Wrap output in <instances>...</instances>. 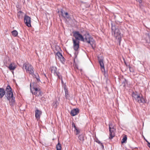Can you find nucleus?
<instances>
[{"label": "nucleus", "instance_id": "obj_29", "mask_svg": "<svg viewBox=\"0 0 150 150\" xmlns=\"http://www.w3.org/2000/svg\"><path fill=\"white\" fill-rule=\"evenodd\" d=\"M65 96L66 99H69V95L68 94V93H66L65 94Z\"/></svg>", "mask_w": 150, "mask_h": 150}, {"label": "nucleus", "instance_id": "obj_41", "mask_svg": "<svg viewBox=\"0 0 150 150\" xmlns=\"http://www.w3.org/2000/svg\"><path fill=\"white\" fill-rule=\"evenodd\" d=\"M144 139H145V141H147L145 139V138H144Z\"/></svg>", "mask_w": 150, "mask_h": 150}, {"label": "nucleus", "instance_id": "obj_14", "mask_svg": "<svg viewBox=\"0 0 150 150\" xmlns=\"http://www.w3.org/2000/svg\"><path fill=\"white\" fill-rule=\"evenodd\" d=\"M51 71L52 73H53L55 75H57V73L59 72H57V68L55 67H52L51 68Z\"/></svg>", "mask_w": 150, "mask_h": 150}, {"label": "nucleus", "instance_id": "obj_34", "mask_svg": "<svg viewBox=\"0 0 150 150\" xmlns=\"http://www.w3.org/2000/svg\"><path fill=\"white\" fill-rule=\"evenodd\" d=\"M147 143V145L150 148V143L148 141H146Z\"/></svg>", "mask_w": 150, "mask_h": 150}, {"label": "nucleus", "instance_id": "obj_25", "mask_svg": "<svg viewBox=\"0 0 150 150\" xmlns=\"http://www.w3.org/2000/svg\"><path fill=\"white\" fill-rule=\"evenodd\" d=\"M129 71L131 72H134V71L133 68L130 67V66H129Z\"/></svg>", "mask_w": 150, "mask_h": 150}, {"label": "nucleus", "instance_id": "obj_36", "mask_svg": "<svg viewBox=\"0 0 150 150\" xmlns=\"http://www.w3.org/2000/svg\"><path fill=\"white\" fill-rule=\"evenodd\" d=\"M139 3H142V0H136Z\"/></svg>", "mask_w": 150, "mask_h": 150}, {"label": "nucleus", "instance_id": "obj_15", "mask_svg": "<svg viewBox=\"0 0 150 150\" xmlns=\"http://www.w3.org/2000/svg\"><path fill=\"white\" fill-rule=\"evenodd\" d=\"M30 91H31V92H32V93L33 94H34V93L32 91V88H33V90H35V92H38L39 91V90L40 89L39 88H37L35 86H34L33 87H32V86H31V84L30 83Z\"/></svg>", "mask_w": 150, "mask_h": 150}, {"label": "nucleus", "instance_id": "obj_10", "mask_svg": "<svg viewBox=\"0 0 150 150\" xmlns=\"http://www.w3.org/2000/svg\"><path fill=\"white\" fill-rule=\"evenodd\" d=\"M35 117L38 119H39L40 118V115L42 113L41 111L37 109L35 111Z\"/></svg>", "mask_w": 150, "mask_h": 150}, {"label": "nucleus", "instance_id": "obj_35", "mask_svg": "<svg viewBox=\"0 0 150 150\" xmlns=\"http://www.w3.org/2000/svg\"><path fill=\"white\" fill-rule=\"evenodd\" d=\"M75 130L76 131L77 134H79V131L77 129V128H76V129H75Z\"/></svg>", "mask_w": 150, "mask_h": 150}, {"label": "nucleus", "instance_id": "obj_27", "mask_svg": "<svg viewBox=\"0 0 150 150\" xmlns=\"http://www.w3.org/2000/svg\"><path fill=\"white\" fill-rule=\"evenodd\" d=\"M56 55L58 57V58L59 57H60L62 55V54L61 53H60L59 52H57V53L56 54Z\"/></svg>", "mask_w": 150, "mask_h": 150}, {"label": "nucleus", "instance_id": "obj_39", "mask_svg": "<svg viewBox=\"0 0 150 150\" xmlns=\"http://www.w3.org/2000/svg\"><path fill=\"white\" fill-rule=\"evenodd\" d=\"M61 82H62V83H63V80H62V79H61Z\"/></svg>", "mask_w": 150, "mask_h": 150}, {"label": "nucleus", "instance_id": "obj_30", "mask_svg": "<svg viewBox=\"0 0 150 150\" xmlns=\"http://www.w3.org/2000/svg\"><path fill=\"white\" fill-rule=\"evenodd\" d=\"M59 73H57V75H56L58 76V78H59V79H62V76L59 75Z\"/></svg>", "mask_w": 150, "mask_h": 150}, {"label": "nucleus", "instance_id": "obj_16", "mask_svg": "<svg viewBox=\"0 0 150 150\" xmlns=\"http://www.w3.org/2000/svg\"><path fill=\"white\" fill-rule=\"evenodd\" d=\"M16 68V66L13 63H11L8 67V68L11 71L14 70Z\"/></svg>", "mask_w": 150, "mask_h": 150}, {"label": "nucleus", "instance_id": "obj_18", "mask_svg": "<svg viewBox=\"0 0 150 150\" xmlns=\"http://www.w3.org/2000/svg\"><path fill=\"white\" fill-rule=\"evenodd\" d=\"M38 91H39L37 92H34V94L36 96H42V92L40 91V89H39V90Z\"/></svg>", "mask_w": 150, "mask_h": 150}, {"label": "nucleus", "instance_id": "obj_4", "mask_svg": "<svg viewBox=\"0 0 150 150\" xmlns=\"http://www.w3.org/2000/svg\"><path fill=\"white\" fill-rule=\"evenodd\" d=\"M132 96L133 100H135L139 103H144L145 101L144 98L142 96H141L137 92H133Z\"/></svg>", "mask_w": 150, "mask_h": 150}, {"label": "nucleus", "instance_id": "obj_17", "mask_svg": "<svg viewBox=\"0 0 150 150\" xmlns=\"http://www.w3.org/2000/svg\"><path fill=\"white\" fill-rule=\"evenodd\" d=\"M32 75L36 79L38 82H40V77L38 73H36L35 74H33Z\"/></svg>", "mask_w": 150, "mask_h": 150}, {"label": "nucleus", "instance_id": "obj_24", "mask_svg": "<svg viewBox=\"0 0 150 150\" xmlns=\"http://www.w3.org/2000/svg\"><path fill=\"white\" fill-rule=\"evenodd\" d=\"M53 106L55 108H56L57 107V102L55 101L53 103Z\"/></svg>", "mask_w": 150, "mask_h": 150}, {"label": "nucleus", "instance_id": "obj_28", "mask_svg": "<svg viewBox=\"0 0 150 150\" xmlns=\"http://www.w3.org/2000/svg\"><path fill=\"white\" fill-rule=\"evenodd\" d=\"M99 144H100L101 146L102 149H103L104 146L103 144L100 142V141H96Z\"/></svg>", "mask_w": 150, "mask_h": 150}, {"label": "nucleus", "instance_id": "obj_32", "mask_svg": "<svg viewBox=\"0 0 150 150\" xmlns=\"http://www.w3.org/2000/svg\"><path fill=\"white\" fill-rule=\"evenodd\" d=\"M72 126L74 127L75 128V129H76V126L75 124L73 122L72 124Z\"/></svg>", "mask_w": 150, "mask_h": 150}, {"label": "nucleus", "instance_id": "obj_40", "mask_svg": "<svg viewBox=\"0 0 150 150\" xmlns=\"http://www.w3.org/2000/svg\"><path fill=\"white\" fill-rule=\"evenodd\" d=\"M19 12L21 13V11H19L18 13H19Z\"/></svg>", "mask_w": 150, "mask_h": 150}, {"label": "nucleus", "instance_id": "obj_5", "mask_svg": "<svg viewBox=\"0 0 150 150\" xmlns=\"http://www.w3.org/2000/svg\"><path fill=\"white\" fill-rule=\"evenodd\" d=\"M23 67H25L26 71L32 75L34 74V71L33 67L29 64H24Z\"/></svg>", "mask_w": 150, "mask_h": 150}, {"label": "nucleus", "instance_id": "obj_20", "mask_svg": "<svg viewBox=\"0 0 150 150\" xmlns=\"http://www.w3.org/2000/svg\"><path fill=\"white\" fill-rule=\"evenodd\" d=\"M11 33H12L14 37L17 36L18 34L17 31L16 30H13L12 32Z\"/></svg>", "mask_w": 150, "mask_h": 150}, {"label": "nucleus", "instance_id": "obj_8", "mask_svg": "<svg viewBox=\"0 0 150 150\" xmlns=\"http://www.w3.org/2000/svg\"><path fill=\"white\" fill-rule=\"evenodd\" d=\"M24 22L26 25L28 27L31 26V18L27 15H25L24 18Z\"/></svg>", "mask_w": 150, "mask_h": 150}, {"label": "nucleus", "instance_id": "obj_9", "mask_svg": "<svg viewBox=\"0 0 150 150\" xmlns=\"http://www.w3.org/2000/svg\"><path fill=\"white\" fill-rule=\"evenodd\" d=\"M98 59L101 69L104 70V64L103 63V57H98Z\"/></svg>", "mask_w": 150, "mask_h": 150}, {"label": "nucleus", "instance_id": "obj_19", "mask_svg": "<svg viewBox=\"0 0 150 150\" xmlns=\"http://www.w3.org/2000/svg\"><path fill=\"white\" fill-rule=\"evenodd\" d=\"M124 80L122 83V84L123 85L124 87H125L126 85L127 84V81L125 78L124 79Z\"/></svg>", "mask_w": 150, "mask_h": 150}, {"label": "nucleus", "instance_id": "obj_1", "mask_svg": "<svg viewBox=\"0 0 150 150\" xmlns=\"http://www.w3.org/2000/svg\"><path fill=\"white\" fill-rule=\"evenodd\" d=\"M73 36L75 38V40L79 41L81 40L85 42L90 44L92 48L93 49L96 47L95 42L93 38L91 37L89 33L85 34L84 35V37L80 34L78 31H75L73 32Z\"/></svg>", "mask_w": 150, "mask_h": 150}, {"label": "nucleus", "instance_id": "obj_11", "mask_svg": "<svg viewBox=\"0 0 150 150\" xmlns=\"http://www.w3.org/2000/svg\"><path fill=\"white\" fill-rule=\"evenodd\" d=\"M62 16L65 18L68 19L70 18V16L69 13L67 12H65L62 9H61V11Z\"/></svg>", "mask_w": 150, "mask_h": 150}, {"label": "nucleus", "instance_id": "obj_21", "mask_svg": "<svg viewBox=\"0 0 150 150\" xmlns=\"http://www.w3.org/2000/svg\"><path fill=\"white\" fill-rule=\"evenodd\" d=\"M61 144L59 142H58L56 146L57 150H61Z\"/></svg>", "mask_w": 150, "mask_h": 150}, {"label": "nucleus", "instance_id": "obj_6", "mask_svg": "<svg viewBox=\"0 0 150 150\" xmlns=\"http://www.w3.org/2000/svg\"><path fill=\"white\" fill-rule=\"evenodd\" d=\"M72 40L73 42V48L75 52L74 53V54L76 56V54H77V52L78 50V49L79 48V41L75 40L74 38H72Z\"/></svg>", "mask_w": 150, "mask_h": 150}, {"label": "nucleus", "instance_id": "obj_31", "mask_svg": "<svg viewBox=\"0 0 150 150\" xmlns=\"http://www.w3.org/2000/svg\"><path fill=\"white\" fill-rule=\"evenodd\" d=\"M45 141H43L44 142L41 143V142H40V143H42L43 145H45V146H47L48 145L47 144H46L45 143Z\"/></svg>", "mask_w": 150, "mask_h": 150}, {"label": "nucleus", "instance_id": "obj_3", "mask_svg": "<svg viewBox=\"0 0 150 150\" xmlns=\"http://www.w3.org/2000/svg\"><path fill=\"white\" fill-rule=\"evenodd\" d=\"M111 30L112 35L117 39L121 38V33L119 29L117 27L112 24Z\"/></svg>", "mask_w": 150, "mask_h": 150}, {"label": "nucleus", "instance_id": "obj_26", "mask_svg": "<svg viewBox=\"0 0 150 150\" xmlns=\"http://www.w3.org/2000/svg\"><path fill=\"white\" fill-rule=\"evenodd\" d=\"M79 138L80 141H83L84 140L83 139V136L81 135L79 136Z\"/></svg>", "mask_w": 150, "mask_h": 150}, {"label": "nucleus", "instance_id": "obj_22", "mask_svg": "<svg viewBox=\"0 0 150 150\" xmlns=\"http://www.w3.org/2000/svg\"><path fill=\"white\" fill-rule=\"evenodd\" d=\"M58 58V59H59L60 61L62 63L64 62L65 61V59L63 57V56L62 55Z\"/></svg>", "mask_w": 150, "mask_h": 150}, {"label": "nucleus", "instance_id": "obj_2", "mask_svg": "<svg viewBox=\"0 0 150 150\" xmlns=\"http://www.w3.org/2000/svg\"><path fill=\"white\" fill-rule=\"evenodd\" d=\"M6 93L5 98L9 101L10 105L11 106L14 105L15 101V97L13 96L12 89L9 85L6 87Z\"/></svg>", "mask_w": 150, "mask_h": 150}, {"label": "nucleus", "instance_id": "obj_7", "mask_svg": "<svg viewBox=\"0 0 150 150\" xmlns=\"http://www.w3.org/2000/svg\"><path fill=\"white\" fill-rule=\"evenodd\" d=\"M109 129L110 132V136L109 137L110 139H111L115 136V129L112 126V124L109 125Z\"/></svg>", "mask_w": 150, "mask_h": 150}, {"label": "nucleus", "instance_id": "obj_37", "mask_svg": "<svg viewBox=\"0 0 150 150\" xmlns=\"http://www.w3.org/2000/svg\"><path fill=\"white\" fill-rule=\"evenodd\" d=\"M121 38H120V39H118L119 40V45H120V42H121Z\"/></svg>", "mask_w": 150, "mask_h": 150}, {"label": "nucleus", "instance_id": "obj_23", "mask_svg": "<svg viewBox=\"0 0 150 150\" xmlns=\"http://www.w3.org/2000/svg\"><path fill=\"white\" fill-rule=\"evenodd\" d=\"M121 137L122 138V141H127V137L126 135L123 134Z\"/></svg>", "mask_w": 150, "mask_h": 150}, {"label": "nucleus", "instance_id": "obj_33", "mask_svg": "<svg viewBox=\"0 0 150 150\" xmlns=\"http://www.w3.org/2000/svg\"><path fill=\"white\" fill-rule=\"evenodd\" d=\"M64 91H65V94H66V93H68V90L66 88H64Z\"/></svg>", "mask_w": 150, "mask_h": 150}, {"label": "nucleus", "instance_id": "obj_12", "mask_svg": "<svg viewBox=\"0 0 150 150\" xmlns=\"http://www.w3.org/2000/svg\"><path fill=\"white\" fill-rule=\"evenodd\" d=\"M79 112V110L78 108L74 109L71 111V114L72 116H74L78 114Z\"/></svg>", "mask_w": 150, "mask_h": 150}, {"label": "nucleus", "instance_id": "obj_13", "mask_svg": "<svg viewBox=\"0 0 150 150\" xmlns=\"http://www.w3.org/2000/svg\"><path fill=\"white\" fill-rule=\"evenodd\" d=\"M6 91L3 88H0V98H1L5 94Z\"/></svg>", "mask_w": 150, "mask_h": 150}, {"label": "nucleus", "instance_id": "obj_38", "mask_svg": "<svg viewBox=\"0 0 150 150\" xmlns=\"http://www.w3.org/2000/svg\"><path fill=\"white\" fill-rule=\"evenodd\" d=\"M127 142V141H122L121 144H123L124 143H126Z\"/></svg>", "mask_w": 150, "mask_h": 150}]
</instances>
